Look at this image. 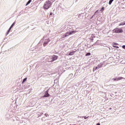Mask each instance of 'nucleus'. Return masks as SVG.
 <instances>
[{
	"instance_id": "obj_1",
	"label": "nucleus",
	"mask_w": 125,
	"mask_h": 125,
	"mask_svg": "<svg viewBox=\"0 0 125 125\" xmlns=\"http://www.w3.org/2000/svg\"><path fill=\"white\" fill-rule=\"evenodd\" d=\"M52 5V3L51 1L48 0L45 2L43 5L44 9H48Z\"/></svg>"
},
{
	"instance_id": "obj_2",
	"label": "nucleus",
	"mask_w": 125,
	"mask_h": 125,
	"mask_svg": "<svg viewBox=\"0 0 125 125\" xmlns=\"http://www.w3.org/2000/svg\"><path fill=\"white\" fill-rule=\"evenodd\" d=\"M77 33V31L75 30L71 31V32H67L64 34V38H67L68 36H71V35H73V34H75Z\"/></svg>"
},
{
	"instance_id": "obj_3",
	"label": "nucleus",
	"mask_w": 125,
	"mask_h": 125,
	"mask_svg": "<svg viewBox=\"0 0 125 125\" xmlns=\"http://www.w3.org/2000/svg\"><path fill=\"white\" fill-rule=\"evenodd\" d=\"M113 31L114 33L121 34L124 32V30H123V29L121 28H115L113 30Z\"/></svg>"
},
{
	"instance_id": "obj_4",
	"label": "nucleus",
	"mask_w": 125,
	"mask_h": 125,
	"mask_svg": "<svg viewBox=\"0 0 125 125\" xmlns=\"http://www.w3.org/2000/svg\"><path fill=\"white\" fill-rule=\"evenodd\" d=\"M125 78L123 77H118V78H113V80L115 81V82H118V81H121V80H124Z\"/></svg>"
},
{
	"instance_id": "obj_5",
	"label": "nucleus",
	"mask_w": 125,
	"mask_h": 125,
	"mask_svg": "<svg viewBox=\"0 0 125 125\" xmlns=\"http://www.w3.org/2000/svg\"><path fill=\"white\" fill-rule=\"evenodd\" d=\"M50 96V95L48 93V90H46L45 92V94L44 96H43V97H49Z\"/></svg>"
},
{
	"instance_id": "obj_6",
	"label": "nucleus",
	"mask_w": 125,
	"mask_h": 125,
	"mask_svg": "<svg viewBox=\"0 0 125 125\" xmlns=\"http://www.w3.org/2000/svg\"><path fill=\"white\" fill-rule=\"evenodd\" d=\"M58 59V56H53L51 58V59L52 60V61H55V60H57Z\"/></svg>"
},
{
	"instance_id": "obj_7",
	"label": "nucleus",
	"mask_w": 125,
	"mask_h": 125,
	"mask_svg": "<svg viewBox=\"0 0 125 125\" xmlns=\"http://www.w3.org/2000/svg\"><path fill=\"white\" fill-rule=\"evenodd\" d=\"M48 42H49V39H46L45 42H44L43 44V46H45V45H46Z\"/></svg>"
},
{
	"instance_id": "obj_8",
	"label": "nucleus",
	"mask_w": 125,
	"mask_h": 125,
	"mask_svg": "<svg viewBox=\"0 0 125 125\" xmlns=\"http://www.w3.org/2000/svg\"><path fill=\"white\" fill-rule=\"evenodd\" d=\"M112 45H113L112 46L113 47H116V48H119V46H116V45H119V44H118L117 43H116V42L113 43Z\"/></svg>"
},
{
	"instance_id": "obj_9",
	"label": "nucleus",
	"mask_w": 125,
	"mask_h": 125,
	"mask_svg": "<svg viewBox=\"0 0 125 125\" xmlns=\"http://www.w3.org/2000/svg\"><path fill=\"white\" fill-rule=\"evenodd\" d=\"M99 68H100V66H99V65L97 66L96 67H94L93 69V72H94L95 71H96V70L99 69Z\"/></svg>"
},
{
	"instance_id": "obj_10",
	"label": "nucleus",
	"mask_w": 125,
	"mask_h": 125,
	"mask_svg": "<svg viewBox=\"0 0 125 125\" xmlns=\"http://www.w3.org/2000/svg\"><path fill=\"white\" fill-rule=\"evenodd\" d=\"M14 25H15V22H13V24L11 25L10 28L9 29L8 32H9V31L11 30V28L14 26Z\"/></svg>"
},
{
	"instance_id": "obj_11",
	"label": "nucleus",
	"mask_w": 125,
	"mask_h": 125,
	"mask_svg": "<svg viewBox=\"0 0 125 125\" xmlns=\"http://www.w3.org/2000/svg\"><path fill=\"white\" fill-rule=\"evenodd\" d=\"M75 52H76L75 51L71 52L70 53H69V55H70V56L74 55Z\"/></svg>"
},
{
	"instance_id": "obj_12",
	"label": "nucleus",
	"mask_w": 125,
	"mask_h": 125,
	"mask_svg": "<svg viewBox=\"0 0 125 125\" xmlns=\"http://www.w3.org/2000/svg\"><path fill=\"white\" fill-rule=\"evenodd\" d=\"M31 2H32V0H29L26 4V6H27V5H28V4H30V3H31Z\"/></svg>"
},
{
	"instance_id": "obj_13",
	"label": "nucleus",
	"mask_w": 125,
	"mask_h": 125,
	"mask_svg": "<svg viewBox=\"0 0 125 125\" xmlns=\"http://www.w3.org/2000/svg\"><path fill=\"white\" fill-rule=\"evenodd\" d=\"M113 1H114V0H110L109 1V4L111 5L112 4V2H113Z\"/></svg>"
},
{
	"instance_id": "obj_14",
	"label": "nucleus",
	"mask_w": 125,
	"mask_h": 125,
	"mask_svg": "<svg viewBox=\"0 0 125 125\" xmlns=\"http://www.w3.org/2000/svg\"><path fill=\"white\" fill-rule=\"evenodd\" d=\"M26 81H27V78H25L23 79V80L22 81V83H25V82H26Z\"/></svg>"
},
{
	"instance_id": "obj_15",
	"label": "nucleus",
	"mask_w": 125,
	"mask_h": 125,
	"mask_svg": "<svg viewBox=\"0 0 125 125\" xmlns=\"http://www.w3.org/2000/svg\"><path fill=\"white\" fill-rule=\"evenodd\" d=\"M90 55H91V53H87L85 55V56H89Z\"/></svg>"
},
{
	"instance_id": "obj_16",
	"label": "nucleus",
	"mask_w": 125,
	"mask_h": 125,
	"mask_svg": "<svg viewBox=\"0 0 125 125\" xmlns=\"http://www.w3.org/2000/svg\"><path fill=\"white\" fill-rule=\"evenodd\" d=\"M82 118H84V119L85 120H86V119H87V118H88V117H86V116H83V117H82Z\"/></svg>"
},
{
	"instance_id": "obj_17",
	"label": "nucleus",
	"mask_w": 125,
	"mask_h": 125,
	"mask_svg": "<svg viewBox=\"0 0 125 125\" xmlns=\"http://www.w3.org/2000/svg\"><path fill=\"white\" fill-rule=\"evenodd\" d=\"M123 25H125V24H124V22H122L119 24V26H123Z\"/></svg>"
},
{
	"instance_id": "obj_18",
	"label": "nucleus",
	"mask_w": 125,
	"mask_h": 125,
	"mask_svg": "<svg viewBox=\"0 0 125 125\" xmlns=\"http://www.w3.org/2000/svg\"><path fill=\"white\" fill-rule=\"evenodd\" d=\"M104 7H103L101 10H100V11H102V10H104Z\"/></svg>"
},
{
	"instance_id": "obj_19",
	"label": "nucleus",
	"mask_w": 125,
	"mask_h": 125,
	"mask_svg": "<svg viewBox=\"0 0 125 125\" xmlns=\"http://www.w3.org/2000/svg\"><path fill=\"white\" fill-rule=\"evenodd\" d=\"M122 48H123L124 49H125V45H123V46H122Z\"/></svg>"
},
{
	"instance_id": "obj_20",
	"label": "nucleus",
	"mask_w": 125,
	"mask_h": 125,
	"mask_svg": "<svg viewBox=\"0 0 125 125\" xmlns=\"http://www.w3.org/2000/svg\"><path fill=\"white\" fill-rule=\"evenodd\" d=\"M52 14H53L51 12V13H50V15H52Z\"/></svg>"
},
{
	"instance_id": "obj_21",
	"label": "nucleus",
	"mask_w": 125,
	"mask_h": 125,
	"mask_svg": "<svg viewBox=\"0 0 125 125\" xmlns=\"http://www.w3.org/2000/svg\"><path fill=\"white\" fill-rule=\"evenodd\" d=\"M97 125H100V123H98V124H97Z\"/></svg>"
},
{
	"instance_id": "obj_22",
	"label": "nucleus",
	"mask_w": 125,
	"mask_h": 125,
	"mask_svg": "<svg viewBox=\"0 0 125 125\" xmlns=\"http://www.w3.org/2000/svg\"><path fill=\"white\" fill-rule=\"evenodd\" d=\"M123 24H124V25H125V21L124 22Z\"/></svg>"
},
{
	"instance_id": "obj_23",
	"label": "nucleus",
	"mask_w": 125,
	"mask_h": 125,
	"mask_svg": "<svg viewBox=\"0 0 125 125\" xmlns=\"http://www.w3.org/2000/svg\"><path fill=\"white\" fill-rule=\"evenodd\" d=\"M96 12H97V11H96V12H95V13H96Z\"/></svg>"
},
{
	"instance_id": "obj_24",
	"label": "nucleus",
	"mask_w": 125,
	"mask_h": 125,
	"mask_svg": "<svg viewBox=\"0 0 125 125\" xmlns=\"http://www.w3.org/2000/svg\"><path fill=\"white\" fill-rule=\"evenodd\" d=\"M96 12H97V11H96V12H95V13H96Z\"/></svg>"
},
{
	"instance_id": "obj_25",
	"label": "nucleus",
	"mask_w": 125,
	"mask_h": 125,
	"mask_svg": "<svg viewBox=\"0 0 125 125\" xmlns=\"http://www.w3.org/2000/svg\"><path fill=\"white\" fill-rule=\"evenodd\" d=\"M97 11H98V10H97Z\"/></svg>"
},
{
	"instance_id": "obj_26",
	"label": "nucleus",
	"mask_w": 125,
	"mask_h": 125,
	"mask_svg": "<svg viewBox=\"0 0 125 125\" xmlns=\"http://www.w3.org/2000/svg\"><path fill=\"white\" fill-rule=\"evenodd\" d=\"M67 35H69V34H67Z\"/></svg>"
}]
</instances>
